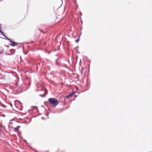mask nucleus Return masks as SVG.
<instances>
[{
    "instance_id": "nucleus-1",
    "label": "nucleus",
    "mask_w": 152,
    "mask_h": 152,
    "mask_svg": "<svg viewBox=\"0 0 152 152\" xmlns=\"http://www.w3.org/2000/svg\"><path fill=\"white\" fill-rule=\"evenodd\" d=\"M48 102L53 107H55L59 104L58 100L55 98H50L48 99Z\"/></svg>"
},
{
    "instance_id": "nucleus-2",
    "label": "nucleus",
    "mask_w": 152,
    "mask_h": 152,
    "mask_svg": "<svg viewBox=\"0 0 152 152\" xmlns=\"http://www.w3.org/2000/svg\"><path fill=\"white\" fill-rule=\"evenodd\" d=\"M7 39L8 40H9L11 42L10 45L12 46H15L17 45L18 44H19L18 43L16 42H15L12 41L10 39L8 38H7Z\"/></svg>"
},
{
    "instance_id": "nucleus-3",
    "label": "nucleus",
    "mask_w": 152,
    "mask_h": 152,
    "mask_svg": "<svg viewBox=\"0 0 152 152\" xmlns=\"http://www.w3.org/2000/svg\"><path fill=\"white\" fill-rule=\"evenodd\" d=\"M75 94V92H73L72 93L70 94H69L68 95H66V98H68L69 97L72 96H73V95H74Z\"/></svg>"
},
{
    "instance_id": "nucleus-4",
    "label": "nucleus",
    "mask_w": 152,
    "mask_h": 152,
    "mask_svg": "<svg viewBox=\"0 0 152 152\" xmlns=\"http://www.w3.org/2000/svg\"><path fill=\"white\" fill-rule=\"evenodd\" d=\"M20 127V126H18L14 128L15 131L17 132L19 128Z\"/></svg>"
},
{
    "instance_id": "nucleus-5",
    "label": "nucleus",
    "mask_w": 152,
    "mask_h": 152,
    "mask_svg": "<svg viewBox=\"0 0 152 152\" xmlns=\"http://www.w3.org/2000/svg\"><path fill=\"white\" fill-rule=\"evenodd\" d=\"M0 32L1 33V34H2L4 37H5L7 38V37L4 35L1 30H0Z\"/></svg>"
},
{
    "instance_id": "nucleus-6",
    "label": "nucleus",
    "mask_w": 152,
    "mask_h": 152,
    "mask_svg": "<svg viewBox=\"0 0 152 152\" xmlns=\"http://www.w3.org/2000/svg\"><path fill=\"white\" fill-rule=\"evenodd\" d=\"M79 41V39H77V40H76L75 41L76 42H78Z\"/></svg>"
},
{
    "instance_id": "nucleus-7",
    "label": "nucleus",
    "mask_w": 152,
    "mask_h": 152,
    "mask_svg": "<svg viewBox=\"0 0 152 152\" xmlns=\"http://www.w3.org/2000/svg\"><path fill=\"white\" fill-rule=\"evenodd\" d=\"M1 25L0 24V30H1Z\"/></svg>"
},
{
    "instance_id": "nucleus-8",
    "label": "nucleus",
    "mask_w": 152,
    "mask_h": 152,
    "mask_svg": "<svg viewBox=\"0 0 152 152\" xmlns=\"http://www.w3.org/2000/svg\"><path fill=\"white\" fill-rule=\"evenodd\" d=\"M39 30H40V31H41V32H43V31L42 30H40V29H39Z\"/></svg>"
},
{
    "instance_id": "nucleus-9",
    "label": "nucleus",
    "mask_w": 152,
    "mask_h": 152,
    "mask_svg": "<svg viewBox=\"0 0 152 152\" xmlns=\"http://www.w3.org/2000/svg\"><path fill=\"white\" fill-rule=\"evenodd\" d=\"M45 94L44 96H42L41 95H40V96H45Z\"/></svg>"
},
{
    "instance_id": "nucleus-10",
    "label": "nucleus",
    "mask_w": 152,
    "mask_h": 152,
    "mask_svg": "<svg viewBox=\"0 0 152 152\" xmlns=\"http://www.w3.org/2000/svg\"><path fill=\"white\" fill-rule=\"evenodd\" d=\"M10 105H11V107H12V104H11Z\"/></svg>"
}]
</instances>
